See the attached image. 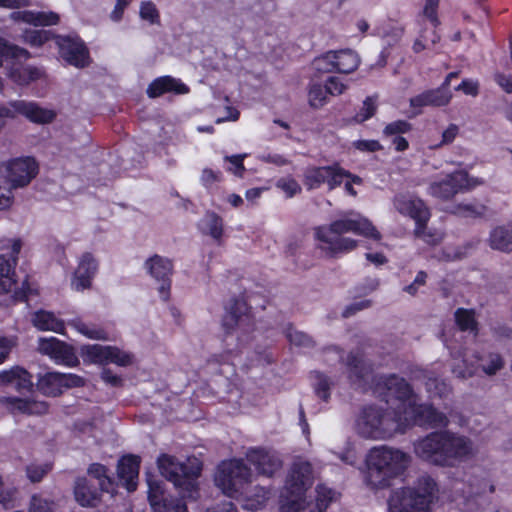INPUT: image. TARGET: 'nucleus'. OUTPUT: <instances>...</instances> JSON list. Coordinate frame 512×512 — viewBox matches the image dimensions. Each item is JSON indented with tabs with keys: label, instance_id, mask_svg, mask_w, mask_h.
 <instances>
[{
	"label": "nucleus",
	"instance_id": "obj_28",
	"mask_svg": "<svg viewBox=\"0 0 512 512\" xmlns=\"http://www.w3.org/2000/svg\"><path fill=\"white\" fill-rule=\"evenodd\" d=\"M8 77L18 85H29L44 77V71L34 66L13 63L8 70Z\"/></svg>",
	"mask_w": 512,
	"mask_h": 512
},
{
	"label": "nucleus",
	"instance_id": "obj_14",
	"mask_svg": "<svg viewBox=\"0 0 512 512\" xmlns=\"http://www.w3.org/2000/svg\"><path fill=\"white\" fill-rule=\"evenodd\" d=\"M345 175V169L339 164L309 167L304 172L303 183L308 190L317 189L324 183L328 185L329 190H333L343 184Z\"/></svg>",
	"mask_w": 512,
	"mask_h": 512
},
{
	"label": "nucleus",
	"instance_id": "obj_52",
	"mask_svg": "<svg viewBox=\"0 0 512 512\" xmlns=\"http://www.w3.org/2000/svg\"><path fill=\"white\" fill-rule=\"evenodd\" d=\"M133 356L127 352L121 351L117 347L110 346L108 362L115 363L119 366H128L132 364Z\"/></svg>",
	"mask_w": 512,
	"mask_h": 512
},
{
	"label": "nucleus",
	"instance_id": "obj_29",
	"mask_svg": "<svg viewBox=\"0 0 512 512\" xmlns=\"http://www.w3.org/2000/svg\"><path fill=\"white\" fill-rule=\"evenodd\" d=\"M11 18L17 22H24L34 26H48L57 24L59 16L53 12L17 11L11 13Z\"/></svg>",
	"mask_w": 512,
	"mask_h": 512
},
{
	"label": "nucleus",
	"instance_id": "obj_15",
	"mask_svg": "<svg viewBox=\"0 0 512 512\" xmlns=\"http://www.w3.org/2000/svg\"><path fill=\"white\" fill-rule=\"evenodd\" d=\"M145 268L150 276L160 283L158 289L160 297L167 301L170 297L171 275L173 272L171 260L156 254L145 261Z\"/></svg>",
	"mask_w": 512,
	"mask_h": 512
},
{
	"label": "nucleus",
	"instance_id": "obj_38",
	"mask_svg": "<svg viewBox=\"0 0 512 512\" xmlns=\"http://www.w3.org/2000/svg\"><path fill=\"white\" fill-rule=\"evenodd\" d=\"M454 318L460 330L477 334V322L473 310L458 308L454 313Z\"/></svg>",
	"mask_w": 512,
	"mask_h": 512
},
{
	"label": "nucleus",
	"instance_id": "obj_56",
	"mask_svg": "<svg viewBox=\"0 0 512 512\" xmlns=\"http://www.w3.org/2000/svg\"><path fill=\"white\" fill-rule=\"evenodd\" d=\"M330 383L326 376L323 374H316L315 392L324 401H327L330 397Z\"/></svg>",
	"mask_w": 512,
	"mask_h": 512
},
{
	"label": "nucleus",
	"instance_id": "obj_24",
	"mask_svg": "<svg viewBox=\"0 0 512 512\" xmlns=\"http://www.w3.org/2000/svg\"><path fill=\"white\" fill-rule=\"evenodd\" d=\"M452 99V92L443 89H431L412 97L410 105L413 108H422L424 106H446Z\"/></svg>",
	"mask_w": 512,
	"mask_h": 512
},
{
	"label": "nucleus",
	"instance_id": "obj_33",
	"mask_svg": "<svg viewBox=\"0 0 512 512\" xmlns=\"http://www.w3.org/2000/svg\"><path fill=\"white\" fill-rule=\"evenodd\" d=\"M33 324L43 331L62 333L64 330V323L56 318L53 313L47 311L36 312L33 317Z\"/></svg>",
	"mask_w": 512,
	"mask_h": 512
},
{
	"label": "nucleus",
	"instance_id": "obj_39",
	"mask_svg": "<svg viewBox=\"0 0 512 512\" xmlns=\"http://www.w3.org/2000/svg\"><path fill=\"white\" fill-rule=\"evenodd\" d=\"M440 36L436 32V27L432 26L431 29L425 28L419 38H417L413 44V50L415 53H419L425 49L433 48L438 41Z\"/></svg>",
	"mask_w": 512,
	"mask_h": 512
},
{
	"label": "nucleus",
	"instance_id": "obj_54",
	"mask_svg": "<svg viewBox=\"0 0 512 512\" xmlns=\"http://www.w3.org/2000/svg\"><path fill=\"white\" fill-rule=\"evenodd\" d=\"M485 212V206L480 204H459L455 213L462 217H478Z\"/></svg>",
	"mask_w": 512,
	"mask_h": 512
},
{
	"label": "nucleus",
	"instance_id": "obj_53",
	"mask_svg": "<svg viewBox=\"0 0 512 512\" xmlns=\"http://www.w3.org/2000/svg\"><path fill=\"white\" fill-rule=\"evenodd\" d=\"M276 186L277 188L281 189L289 198L301 192V186L299 183L290 177L279 179L276 183Z\"/></svg>",
	"mask_w": 512,
	"mask_h": 512
},
{
	"label": "nucleus",
	"instance_id": "obj_5",
	"mask_svg": "<svg viewBox=\"0 0 512 512\" xmlns=\"http://www.w3.org/2000/svg\"><path fill=\"white\" fill-rule=\"evenodd\" d=\"M410 456L396 448L379 446L371 449L366 458L365 483L371 489H385L403 474Z\"/></svg>",
	"mask_w": 512,
	"mask_h": 512
},
{
	"label": "nucleus",
	"instance_id": "obj_27",
	"mask_svg": "<svg viewBox=\"0 0 512 512\" xmlns=\"http://www.w3.org/2000/svg\"><path fill=\"white\" fill-rule=\"evenodd\" d=\"M74 495L76 501L83 507H95L100 501L99 491L85 477L75 480Z\"/></svg>",
	"mask_w": 512,
	"mask_h": 512
},
{
	"label": "nucleus",
	"instance_id": "obj_32",
	"mask_svg": "<svg viewBox=\"0 0 512 512\" xmlns=\"http://www.w3.org/2000/svg\"><path fill=\"white\" fill-rule=\"evenodd\" d=\"M5 401L14 409L29 415H42L48 410V405L43 401L20 399L16 397L6 398Z\"/></svg>",
	"mask_w": 512,
	"mask_h": 512
},
{
	"label": "nucleus",
	"instance_id": "obj_25",
	"mask_svg": "<svg viewBox=\"0 0 512 512\" xmlns=\"http://www.w3.org/2000/svg\"><path fill=\"white\" fill-rule=\"evenodd\" d=\"M12 385L19 392L30 391L33 386L32 377L25 369L15 366L0 373V386Z\"/></svg>",
	"mask_w": 512,
	"mask_h": 512
},
{
	"label": "nucleus",
	"instance_id": "obj_40",
	"mask_svg": "<svg viewBox=\"0 0 512 512\" xmlns=\"http://www.w3.org/2000/svg\"><path fill=\"white\" fill-rule=\"evenodd\" d=\"M29 57L30 54L26 49L12 45L4 38L0 37V67L3 65L2 58L28 59Z\"/></svg>",
	"mask_w": 512,
	"mask_h": 512
},
{
	"label": "nucleus",
	"instance_id": "obj_11",
	"mask_svg": "<svg viewBox=\"0 0 512 512\" xmlns=\"http://www.w3.org/2000/svg\"><path fill=\"white\" fill-rule=\"evenodd\" d=\"M482 184V179L470 178L465 171H456L443 180L432 183L429 187V193L434 197L447 200L458 192L467 191Z\"/></svg>",
	"mask_w": 512,
	"mask_h": 512
},
{
	"label": "nucleus",
	"instance_id": "obj_6",
	"mask_svg": "<svg viewBox=\"0 0 512 512\" xmlns=\"http://www.w3.org/2000/svg\"><path fill=\"white\" fill-rule=\"evenodd\" d=\"M158 469L163 477L181 489L183 498H194L196 480L202 471V463L196 457L180 462L176 457L162 454L157 459Z\"/></svg>",
	"mask_w": 512,
	"mask_h": 512
},
{
	"label": "nucleus",
	"instance_id": "obj_18",
	"mask_svg": "<svg viewBox=\"0 0 512 512\" xmlns=\"http://www.w3.org/2000/svg\"><path fill=\"white\" fill-rule=\"evenodd\" d=\"M61 57L76 67H85L89 63L88 50L79 37H57Z\"/></svg>",
	"mask_w": 512,
	"mask_h": 512
},
{
	"label": "nucleus",
	"instance_id": "obj_9",
	"mask_svg": "<svg viewBox=\"0 0 512 512\" xmlns=\"http://www.w3.org/2000/svg\"><path fill=\"white\" fill-rule=\"evenodd\" d=\"M222 326L227 334H236L237 339L246 343L254 329V323L245 301L234 300L227 308L222 320Z\"/></svg>",
	"mask_w": 512,
	"mask_h": 512
},
{
	"label": "nucleus",
	"instance_id": "obj_43",
	"mask_svg": "<svg viewBox=\"0 0 512 512\" xmlns=\"http://www.w3.org/2000/svg\"><path fill=\"white\" fill-rule=\"evenodd\" d=\"M203 223L208 233L214 239H220L223 233V221L219 215L214 212H207L203 218Z\"/></svg>",
	"mask_w": 512,
	"mask_h": 512
},
{
	"label": "nucleus",
	"instance_id": "obj_20",
	"mask_svg": "<svg viewBox=\"0 0 512 512\" xmlns=\"http://www.w3.org/2000/svg\"><path fill=\"white\" fill-rule=\"evenodd\" d=\"M38 350L57 362L64 363L68 366H75L78 363V359L73 349L65 344L64 342L52 337V338H41L39 340Z\"/></svg>",
	"mask_w": 512,
	"mask_h": 512
},
{
	"label": "nucleus",
	"instance_id": "obj_51",
	"mask_svg": "<svg viewBox=\"0 0 512 512\" xmlns=\"http://www.w3.org/2000/svg\"><path fill=\"white\" fill-rule=\"evenodd\" d=\"M411 130V124L405 120H397L386 125L383 134L386 137H393L407 133Z\"/></svg>",
	"mask_w": 512,
	"mask_h": 512
},
{
	"label": "nucleus",
	"instance_id": "obj_55",
	"mask_svg": "<svg viewBox=\"0 0 512 512\" xmlns=\"http://www.w3.org/2000/svg\"><path fill=\"white\" fill-rule=\"evenodd\" d=\"M140 17L151 24L159 22V12L151 1L142 2L140 6Z\"/></svg>",
	"mask_w": 512,
	"mask_h": 512
},
{
	"label": "nucleus",
	"instance_id": "obj_63",
	"mask_svg": "<svg viewBox=\"0 0 512 512\" xmlns=\"http://www.w3.org/2000/svg\"><path fill=\"white\" fill-rule=\"evenodd\" d=\"M29 512H51V508L46 500L34 495L31 498Z\"/></svg>",
	"mask_w": 512,
	"mask_h": 512
},
{
	"label": "nucleus",
	"instance_id": "obj_60",
	"mask_svg": "<svg viewBox=\"0 0 512 512\" xmlns=\"http://www.w3.org/2000/svg\"><path fill=\"white\" fill-rule=\"evenodd\" d=\"M325 87L329 95H340L346 89V86L336 76L329 77Z\"/></svg>",
	"mask_w": 512,
	"mask_h": 512
},
{
	"label": "nucleus",
	"instance_id": "obj_41",
	"mask_svg": "<svg viewBox=\"0 0 512 512\" xmlns=\"http://www.w3.org/2000/svg\"><path fill=\"white\" fill-rule=\"evenodd\" d=\"M281 498V512H300L304 508V495H293L284 489Z\"/></svg>",
	"mask_w": 512,
	"mask_h": 512
},
{
	"label": "nucleus",
	"instance_id": "obj_34",
	"mask_svg": "<svg viewBox=\"0 0 512 512\" xmlns=\"http://www.w3.org/2000/svg\"><path fill=\"white\" fill-rule=\"evenodd\" d=\"M37 388L47 396H57L62 393L61 376L58 372H48L39 377Z\"/></svg>",
	"mask_w": 512,
	"mask_h": 512
},
{
	"label": "nucleus",
	"instance_id": "obj_3",
	"mask_svg": "<svg viewBox=\"0 0 512 512\" xmlns=\"http://www.w3.org/2000/svg\"><path fill=\"white\" fill-rule=\"evenodd\" d=\"M352 232L374 240H380V232L373 226L367 218L353 211L343 213V215L326 226H320L315 229L316 238L326 246L321 247L327 254L334 256L338 253L352 251L357 247V241L342 237L344 233Z\"/></svg>",
	"mask_w": 512,
	"mask_h": 512
},
{
	"label": "nucleus",
	"instance_id": "obj_13",
	"mask_svg": "<svg viewBox=\"0 0 512 512\" xmlns=\"http://www.w3.org/2000/svg\"><path fill=\"white\" fill-rule=\"evenodd\" d=\"M38 166L33 158H17L0 163V175L5 178L13 188L24 187L36 176Z\"/></svg>",
	"mask_w": 512,
	"mask_h": 512
},
{
	"label": "nucleus",
	"instance_id": "obj_47",
	"mask_svg": "<svg viewBox=\"0 0 512 512\" xmlns=\"http://www.w3.org/2000/svg\"><path fill=\"white\" fill-rule=\"evenodd\" d=\"M334 51L327 52L325 55L317 57L314 62V68L322 73L336 71Z\"/></svg>",
	"mask_w": 512,
	"mask_h": 512
},
{
	"label": "nucleus",
	"instance_id": "obj_16",
	"mask_svg": "<svg viewBox=\"0 0 512 512\" xmlns=\"http://www.w3.org/2000/svg\"><path fill=\"white\" fill-rule=\"evenodd\" d=\"M394 208L403 216H408L419 223L428 222L431 212L424 201L414 195L400 193L393 198Z\"/></svg>",
	"mask_w": 512,
	"mask_h": 512
},
{
	"label": "nucleus",
	"instance_id": "obj_42",
	"mask_svg": "<svg viewBox=\"0 0 512 512\" xmlns=\"http://www.w3.org/2000/svg\"><path fill=\"white\" fill-rule=\"evenodd\" d=\"M82 351L92 362L105 363L109 360L110 346L87 345L83 347Z\"/></svg>",
	"mask_w": 512,
	"mask_h": 512
},
{
	"label": "nucleus",
	"instance_id": "obj_23",
	"mask_svg": "<svg viewBox=\"0 0 512 512\" xmlns=\"http://www.w3.org/2000/svg\"><path fill=\"white\" fill-rule=\"evenodd\" d=\"M248 461L256 467L258 472L265 476H272L281 467L279 458L262 449H252L247 453Z\"/></svg>",
	"mask_w": 512,
	"mask_h": 512
},
{
	"label": "nucleus",
	"instance_id": "obj_26",
	"mask_svg": "<svg viewBox=\"0 0 512 512\" xmlns=\"http://www.w3.org/2000/svg\"><path fill=\"white\" fill-rule=\"evenodd\" d=\"M188 87L181 81L171 77L163 76L155 79L147 88V94L150 98H156L167 92L176 94L188 93Z\"/></svg>",
	"mask_w": 512,
	"mask_h": 512
},
{
	"label": "nucleus",
	"instance_id": "obj_49",
	"mask_svg": "<svg viewBox=\"0 0 512 512\" xmlns=\"http://www.w3.org/2000/svg\"><path fill=\"white\" fill-rule=\"evenodd\" d=\"M51 470V465L45 464H30L26 468L27 477L32 482H40L42 478Z\"/></svg>",
	"mask_w": 512,
	"mask_h": 512
},
{
	"label": "nucleus",
	"instance_id": "obj_44",
	"mask_svg": "<svg viewBox=\"0 0 512 512\" xmlns=\"http://www.w3.org/2000/svg\"><path fill=\"white\" fill-rule=\"evenodd\" d=\"M316 504L315 509L311 512H325L329 504L335 498V492L323 485H318L316 488Z\"/></svg>",
	"mask_w": 512,
	"mask_h": 512
},
{
	"label": "nucleus",
	"instance_id": "obj_36",
	"mask_svg": "<svg viewBox=\"0 0 512 512\" xmlns=\"http://www.w3.org/2000/svg\"><path fill=\"white\" fill-rule=\"evenodd\" d=\"M427 223L423 222L415 226V237L432 246L440 244L444 238V233L438 229L428 228Z\"/></svg>",
	"mask_w": 512,
	"mask_h": 512
},
{
	"label": "nucleus",
	"instance_id": "obj_31",
	"mask_svg": "<svg viewBox=\"0 0 512 512\" xmlns=\"http://www.w3.org/2000/svg\"><path fill=\"white\" fill-rule=\"evenodd\" d=\"M148 483V500L155 512H165L168 506V499L164 496L163 483L154 480L151 477L147 478Z\"/></svg>",
	"mask_w": 512,
	"mask_h": 512
},
{
	"label": "nucleus",
	"instance_id": "obj_22",
	"mask_svg": "<svg viewBox=\"0 0 512 512\" xmlns=\"http://www.w3.org/2000/svg\"><path fill=\"white\" fill-rule=\"evenodd\" d=\"M140 457L127 455L119 460L117 472L119 480L129 492L137 488V479L139 475Z\"/></svg>",
	"mask_w": 512,
	"mask_h": 512
},
{
	"label": "nucleus",
	"instance_id": "obj_48",
	"mask_svg": "<svg viewBox=\"0 0 512 512\" xmlns=\"http://www.w3.org/2000/svg\"><path fill=\"white\" fill-rule=\"evenodd\" d=\"M71 325L84 336L91 339L105 340L107 339L106 333L102 329L92 327L81 321H73Z\"/></svg>",
	"mask_w": 512,
	"mask_h": 512
},
{
	"label": "nucleus",
	"instance_id": "obj_45",
	"mask_svg": "<svg viewBox=\"0 0 512 512\" xmlns=\"http://www.w3.org/2000/svg\"><path fill=\"white\" fill-rule=\"evenodd\" d=\"M327 89L325 86L314 83L309 88L308 98L309 104L313 108L322 107L327 101Z\"/></svg>",
	"mask_w": 512,
	"mask_h": 512
},
{
	"label": "nucleus",
	"instance_id": "obj_59",
	"mask_svg": "<svg viewBox=\"0 0 512 512\" xmlns=\"http://www.w3.org/2000/svg\"><path fill=\"white\" fill-rule=\"evenodd\" d=\"M455 90L462 91L466 95L475 97L479 93V83L471 79H465L455 88Z\"/></svg>",
	"mask_w": 512,
	"mask_h": 512
},
{
	"label": "nucleus",
	"instance_id": "obj_7",
	"mask_svg": "<svg viewBox=\"0 0 512 512\" xmlns=\"http://www.w3.org/2000/svg\"><path fill=\"white\" fill-rule=\"evenodd\" d=\"M435 487L431 477L422 476L415 487L394 490L388 499L389 512H428Z\"/></svg>",
	"mask_w": 512,
	"mask_h": 512
},
{
	"label": "nucleus",
	"instance_id": "obj_4",
	"mask_svg": "<svg viewBox=\"0 0 512 512\" xmlns=\"http://www.w3.org/2000/svg\"><path fill=\"white\" fill-rule=\"evenodd\" d=\"M383 383L389 395H395V399L401 402L403 417L406 419L405 431L412 425H428L431 428L448 426L449 419L445 413L432 405L417 403V396L404 378L392 374Z\"/></svg>",
	"mask_w": 512,
	"mask_h": 512
},
{
	"label": "nucleus",
	"instance_id": "obj_19",
	"mask_svg": "<svg viewBox=\"0 0 512 512\" xmlns=\"http://www.w3.org/2000/svg\"><path fill=\"white\" fill-rule=\"evenodd\" d=\"M22 244L20 240H13L9 256L0 255V294L8 293L16 284L15 267Z\"/></svg>",
	"mask_w": 512,
	"mask_h": 512
},
{
	"label": "nucleus",
	"instance_id": "obj_35",
	"mask_svg": "<svg viewBox=\"0 0 512 512\" xmlns=\"http://www.w3.org/2000/svg\"><path fill=\"white\" fill-rule=\"evenodd\" d=\"M336 71L340 73H351L359 65V58L352 50H340L334 52Z\"/></svg>",
	"mask_w": 512,
	"mask_h": 512
},
{
	"label": "nucleus",
	"instance_id": "obj_46",
	"mask_svg": "<svg viewBox=\"0 0 512 512\" xmlns=\"http://www.w3.org/2000/svg\"><path fill=\"white\" fill-rule=\"evenodd\" d=\"M287 338L291 344L298 347L310 348L314 346V341L309 335L293 327L287 329Z\"/></svg>",
	"mask_w": 512,
	"mask_h": 512
},
{
	"label": "nucleus",
	"instance_id": "obj_57",
	"mask_svg": "<svg viewBox=\"0 0 512 512\" xmlns=\"http://www.w3.org/2000/svg\"><path fill=\"white\" fill-rule=\"evenodd\" d=\"M438 5L439 0H426V3L423 8V15L430 21V23L434 27H437V25L439 24L437 16Z\"/></svg>",
	"mask_w": 512,
	"mask_h": 512
},
{
	"label": "nucleus",
	"instance_id": "obj_10",
	"mask_svg": "<svg viewBox=\"0 0 512 512\" xmlns=\"http://www.w3.org/2000/svg\"><path fill=\"white\" fill-rule=\"evenodd\" d=\"M472 358L474 360L465 357L462 363L452 367V372L457 378L463 380L471 378L477 375L479 368H481L486 375L493 376L504 366L502 357L497 353H488L487 355L475 353Z\"/></svg>",
	"mask_w": 512,
	"mask_h": 512
},
{
	"label": "nucleus",
	"instance_id": "obj_30",
	"mask_svg": "<svg viewBox=\"0 0 512 512\" xmlns=\"http://www.w3.org/2000/svg\"><path fill=\"white\" fill-rule=\"evenodd\" d=\"M489 245L494 250L512 251V223L495 227L489 237Z\"/></svg>",
	"mask_w": 512,
	"mask_h": 512
},
{
	"label": "nucleus",
	"instance_id": "obj_8",
	"mask_svg": "<svg viewBox=\"0 0 512 512\" xmlns=\"http://www.w3.org/2000/svg\"><path fill=\"white\" fill-rule=\"evenodd\" d=\"M251 469L243 460L233 459L222 462L215 475V483L224 494L235 497L245 492L246 486L252 481Z\"/></svg>",
	"mask_w": 512,
	"mask_h": 512
},
{
	"label": "nucleus",
	"instance_id": "obj_50",
	"mask_svg": "<svg viewBox=\"0 0 512 512\" xmlns=\"http://www.w3.org/2000/svg\"><path fill=\"white\" fill-rule=\"evenodd\" d=\"M376 100L373 97H367L363 102V106L360 111L355 115V121L362 123L371 118L376 112Z\"/></svg>",
	"mask_w": 512,
	"mask_h": 512
},
{
	"label": "nucleus",
	"instance_id": "obj_62",
	"mask_svg": "<svg viewBox=\"0 0 512 512\" xmlns=\"http://www.w3.org/2000/svg\"><path fill=\"white\" fill-rule=\"evenodd\" d=\"M371 305V300L356 301L345 308V310L343 311V317H350L358 311L369 308Z\"/></svg>",
	"mask_w": 512,
	"mask_h": 512
},
{
	"label": "nucleus",
	"instance_id": "obj_58",
	"mask_svg": "<svg viewBox=\"0 0 512 512\" xmlns=\"http://www.w3.org/2000/svg\"><path fill=\"white\" fill-rule=\"evenodd\" d=\"M345 173L347 174L343 177L345 191L352 197H356L357 191L354 189L353 185H362L363 180L359 176L351 174L347 170H345Z\"/></svg>",
	"mask_w": 512,
	"mask_h": 512
},
{
	"label": "nucleus",
	"instance_id": "obj_37",
	"mask_svg": "<svg viewBox=\"0 0 512 512\" xmlns=\"http://www.w3.org/2000/svg\"><path fill=\"white\" fill-rule=\"evenodd\" d=\"M88 474L98 480V485L101 491L110 492L113 489V481L108 476L107 468L100 463H93L87 470Z\"/></svg>",
	"mask_w": 512,
	"mask_h": 512
},
{
	"label": "nucleus",
	"instance_id": "obj_21",
	"mask_svg": "<svg viewBox=\"0 0 512 512\" xmlns=\"http://www.w3.org/2000/svg\"><path fill=\"white\" fill-rule=\"evenodd\" d=\"M98 263L93 255L89 252L84 253L74 272L71 286L75 291H83L89 289L92 279L96 275Z\"/></svg>",
	"mask_w": 512,
	"mask_h": 512
},
{
	"label": "nucleus",
	"instance_id": "obj_61",
	"mask_svg": "<svg viewBox=\"0 0 512 512\" xmlns=\"http://www.w3.org/2000/svg\"><path fill=\"white\" fill-rule=\"evenodd\" d=\"M62 389L63 388H73V387H81L84 385V379L75 374H64L60 373Z\"/></svg>",
	"mask_w": 512,
	"mask_h": 512
},
{
	"label": "nucleus",
	"instance_id": "obj_64",
	"mask_svg": "<svg viewBox=\"0 0 512 512\" xmlns=\"http://www.w3.org/2000/svg\"><path fill=\"white\" fill-rule=\"evenodd\" d=\"M221 174L219 172H215L212 169L205 168L201 174V182L205 187H210L214 183L220 181Z\"/></svg>",
	"mask_w": 512,
	"mask_h": 512
},
{
	"label": "nucleus",
	"instance_id": "obj_1",
	"mask_svg": "<svg viewBox=\"0 0 512 512\" xmlns=\"http://www.w3.org/2000/svg\"><path fill=\"white\" fill-rule=\"evenodd\" d=\"M348 378L353 386L362 390L373 389L383 396L386 407L365 406L355 420L356 433L365 439L388 440L396 434L405 433V421L401 402L389 395L383 381L389 376H374L372 367L362 356L349 354L347 358Z\"/></svg>",
	"mask_w": 512,
	"mask_h": 512
},
{
	"label": "nucleus",
	"instance_id": "obj_17",
	"mask_svg": "<svg viewBox=\"0 0 512 512\" xmlns=\"http://www.w3.org/2000/svg\"><path fill=\"white\" fill-rule=\"evenodd\" d=\"M314 482L312 466L307 461L293 463L286 480L285 490L293 495H305Z\"/></svg>",
	"mask_w": 512,
	"mask_h": 512
},
{
	"label": "nucleus",
	"instance_id": "obj_2",
	"mask_svg": "<svg viewBox=\"0 0 512 512\" xmlns=\"http://www.w3.org/2000/svg\"><path fill=\"white\" fill-rule=\"evenodd\" d=\"M415 455L422 461L443 468H455L477 454L474 441L452 430L433 431L413 443Z\"/></svg>",
	"mask_w": 512,
	"mask_h": 512
},
{
	"label": "nucleus",
	"instance_id": "obj_12",
	"mask_svg": "<svg viewBox=\"0 0 512 512\" xmlns=\"http://www.w3.org/2000/svg\"><path fill=\"white\" fill-rule=\"evenodd\" d=\"M17 115H23L32 122L39 124L50 123L55 118V113L40 107L34 102L25 100H16L10 102L8 106L0 108V130L5 125V117L14 118Z\"/></svg>",
	"mask_w": 512,
	"mask_h": 512
}]
</instances>
